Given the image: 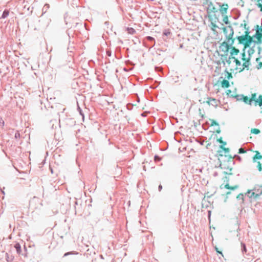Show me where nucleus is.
Returning <instances> with one entry per match:
<instances>
[{
    "instance_id": "obj_1",
    "label": "nucleus",
    "mask_w": 262,
    "mask_h": 262,
    "mask_svg": "<svg viewBox=\"0 0 262 262\" xmlns=\"http://www.w3.org/2000/svg\"><path fill=\"white\" fill-rule=\"evenodd\" d=\"M224 33L226 35L227 41H224L221 45L220 49L221 50L226 53H228L229 49L232 48L234 43V39H233L234 31L233 28L231 26H228L223 28Z\"/></svg>"
},
{
    "instance_id": "obj_2",
    "label": "nucleus",
    "mask_w": 262,
    "mask_h": 262,
    "mask_svg": "<svg viewBox=\"0 0 262 262\" xmlns=\"http://www.w3.org/2000/svg\"><path fill=\"white\" fill-rule=\"evenodd\" d=\"M250 31L247 28V31H245L244 34L236 37L237 39L239 41V43L244 46V49H246L249 48L250 45L253 42V37L249 35Z\"/></svg>"
},
{
    "instance_id": "obj_3",
    "label": "nucleus",
    "mask_w": 262,
    "mask_h": 262,
    "mask_svg": "<svg viewBox=\"0 0 262 262\" xmlns=\"http://www.w3.org/2000/svg\"><path fill=\"white\" fill-rule=\"evenodd\" d=\"M220 156L221 158L219 159L220 162V166H222L223 168L226 169L231 171L234 164L233 158L231 156H225L224 157L222 155H220Z\"/></svg>"
},
{
    "instance_id": "obj_4",
    "label": "nucleus",
    "mask_w": 262,
    "mask_h": 262,
    "mask_svg": "<svg viewBox=\"0 0 262 262\" xmlns=\"http://www.w3.org/2000/svg\"><path fill=\"white\" fill-rule=\"evenodd\" d=\"M42 206V201L36 196H34L29 202V206L34 209L39 208Z\"/></svg>"
},
{
    "instance_id": "obj_5",
    "label": "nucleus",
    "mask_w": 262,
    "mask_h": 262,
    "mask_svg": "<svg viewBox=\"0 0 262 262\" xmlns=\"http://www.w3.org/2000/svg\"><path fill=\"white\" fill-rule=\"evenodd\" d=\"M206 102L209 105H212L214 107L217 106L220 103V101L219 100L212 97H207Z\"/></svg>"
},
{
    "instance_id": "obj_6",
    "label": "nucleus",
    "mask_w": 262,
    "mask_h": 262,
    "mask_svg": "<svg viewBox=\"0 0 262 262\" xmlns=\"http://www.w3.org/2000/svg\"><path fill=\"white\" fill-rule=\"evenodd\" d=\"M246 194L247 195L249 198L256 199L258 198L260 194H262V193H260V192L259 193H255L254 192H251V190H248Z\"/></svg>"
},
{
    "instance_id": "obj_7",
    "label": "nucleus",
    "mask_w": 262,
    "mask_h": 262,
    "mask_svg": "<svg viewBox=\"0 0 262 262\" xmlns=\"http://www.w3.org/2000/svg\"><path fill=\"white\" fill-rule=\"evenodd\" d=\"M245 62L242 65L243 68H239V72L243 71L245 68H247V70H249V66L250 64V60H249V58L246 60H244Z\"/></svg>"
},
{
    "instance_id": "obj_8",
    "label": "nucleus",
    "mask_w": 262,
    "mask_h": 262,
    "mask_svg": "<svg viewBox=\"0 0 262 262\" xmlns=\"http://www.w3.org/2000/svg\"><path fill=\"white\" fill-rule=\"evenodd\" d=\"M254 152H255V155L253 157V162H256L257 160H260L262 159V156L260 155L258 151H254Z\"/></svg>"
},
{
    "instance_id": "obj_9",
    "label": "nucleus",
    "mask_w": 262,
    "mask_h": 262,
    "mask_svg": "<svg viewBox=\"0 0 262 262\" xmlns=\"http://www.w3.org/2000/svg\"><path fill=\"white\" fill-rule=\"evenodd\" d=\"M256 33L254 35H253V36H252L253 38H254L257 39L259 38H262V33L260 32L259 31V26L257 25L256 26Z\"/></svg>"
},
{
    "instance_id": "obj_10",
    "label": "nucleus",
    "mask_w": 262,
    "mask_h": 262,
    "mask_svg": "<svg viewBox=\"0 0 262 262\" xmlns=\"http://www.w3.org/2000/svg\"><path fill=\"white\" fill-rule=\"evenodd\" d=\"M230 49H231L230 51V56L232 57H233V55H237L239 52L238 49L235 48L233 46L232 48H231Z\"/></svg>"
},
{
    "instance_id": "obj_11",
    "label": "nucleus",
    "mask_w": 262,
    "mask_h": 262,
    "mask_svg": "<svg viewBox=\"0 0 262 262\" xmlns=\"http://www.w3.org/2000/svg\"><path fill=\"white\" fill-rule=\"evenodd\" d=\"M210 122H211V126H218V129L216 130V132L217 133V134H220L221 133V130L220 129V127H219V123L216 121H215L214 120H210Z\"/></svg>"
},
{
    "instance_id": "obj_12",
    "label": "nucleus",
    "mask_w": 262,
    "mask_h": 262,
    "mask_svg": "<svg viewBox=\"0 0 262 262\" xmlns=\"http://www.w3.org/2000/svg\"><path fill=\"white\" fill-rule=\"evenodd\" d=\"M228 9V5H223V6L221 7L220 9V12H221L222 15H224L225 13H227Z\"/></svg>"
},
{
    "instance_id": "obj_13",
    "label": "nucleus",
    "mask_w": 262,
    "mask_h": 262,
    "mask_svg": "<svg viewBox=\"0 0 262 262\" xmlns=\"http://www.w3.org/2000/svg\"><path fill=\"white\" fill-rule=\"evenodd\" d=\"M255 47V45L253 46L251 48H250L248 50V58H249V60H250V58L251 57V56L255 52V50L254 49V48Z\"/></svg>"
},
{
    "instance_id": "obj_14",
    "label": "nucleus",
    "mask_w": 262,
    "mask_h": 262,
    "mask_svg": "<svg viewBox=\"0 0 262 262\" xmlns=\"http://www.w3.org/2000/svg\"><path fill=\"white\" fill-rule=\"evenodd\" d=\"M230 86L229 82L228 80L224 79L222 81V86L225 88H228Z\"/></svg>"
},
{
    "instance_id": "obj_15",
    "label": "nucleus",
    "mask_w": 262,
    "mask_h": 262,
    "mask_svg": "<svg viewBox=\"0 0 262 262\" xmlns=\"http://www.w3.org/2000/svg\"><path fill=\"white\" fill-rule=\"evenodd\" d=\"M14 248H15L16 252L18 254H20L21 251V246L19 243H16L14 245Z\"/></svg>"
},
{
    "instance_id": "obj_16",
    "label": "nucleus",
    "mask_w": 262,
    "mask_h": 262,
    "mask_svg": "<svg viewBox=\"0 0 262 262\" xmlns=\"http://www.w3.org/2000/svg\"><path fill=\"white\" fill-rule=\"evenodd\" d=\"M258 104L259 106H262V96L260 95L258 98L255 101V105Z\"/></svg>"
},
{
    "instance_id": "obj_17",
    "label": "nucleus",
    "mask_w": 262,
    "mask_h": 262,
    "mask_svg": "<svg viewBox=\"0 0 262 262\" xmlns=\"http://www.w3.org/2000/svg\"><path fill=\"white\" fill-rule=\"evenodd\" d=\"M67 124H69V125L72 126L75 125L76 122L72 118H68L66 120Z\"/></svg>"
},
{
    "instance_id": "obj_18",
    "label": "nucleus",
    "mask_w": 262,
    "mask_h": 262,
    "mask_svg": "<svg viewBox=\"0 0 262 262\" xmlns=\"http://www.w3.org/2000/svg\"><path fill=\"white\" fill-rule=\"evenodd\" d=\"M9 14V11L7 9H5L2 15L1 18H6Z\"/></svg>"
},
{
    "instance_id": "obj_19",
    "label": "nucleus",
    "mask_w": 262,
    "mask_h": 262,
    "mask_svg": "<svg viewBox=\"0 0 262 262\" xmlns=\"http://www.w3.org/2000/svg\"><path fill=\"white\" fill-rule=\"evenodd\" d=\"M241 250H242V252L243 254L246 253V252L247 251L246 245L245 243H244L243 242L241 243Z\"/></svg>"
},
{
    "instance_id": "obj_20",
    "label": "nucleus",
    "mask_w": 262,
    "mask_h": 262,
    "mask_svg": "<svg viewBox=\"0 0 262 262\" xmlns=\"http://www.w3.org/2000/svg\"><path fill=\"white\" fill-rule=\"evenodd\" d=\"M227 54H226L225 55H222V57H224V59H225L226 60V62L228 64H230L231 63V59H232V56H229L228 58H227Z\"/></svg>"
},
{
    "instance_id": "obj_21",
    "label": "nucleus",
    "mask_w": 262,
    "mask_h": 262,
    "mask_svg": "<svg viewBox=\"0 0 262 262\" xmlns=\"http://www.w3.org/2000/svg\"><path fill=\"white\" fill-rule=\"evenodd\" d=\"M210 11L211 12L215 13L217 12L216 8L213 5H209L208 8V11Z\"/></svg>"
},
{
    "instance_id": "obj_22",
    "label": "nucleus",
    "mask_w": 262,
    "mask_h": 262,
    "mask_svg": "<svg viewBox=\"0 0 262 262\" xmlns=\"http://www.w3.org/2000/svg\"><path fill=\"white\" fill-rule=\"evenodd\" d=\"M240 27H243L245 31H247V28L249 30V27L247 26V24L245 20L240 25Z\"/></svg>"
},
{
    "instance_id": "obj_23",
    "label": "nucleus",
    "mask_w": 262,
    "mask_h": 262,
    "mask_svg": "<svg viewBox=\"0 0 262 262\" xmlns=\"http://www.w3.org/2000/svg\"><path fill=\"white\" fill-rule=\"evenodd\" d=\"M242 100L246 104H251V102L250 101V98L248 96H244Z\"/></svg>"
},
{
    "instance_id": "obj_24",
    "label": "nucleus",
    "mask_w": 262,
    "mask_h": 262,
    "mask_svg": "<svg viewBox=\"0 0 262 262\" xmlns=\"http://www.w3.org/2000/svg\"><path fill=\"white\" fill-rule=\"evenodd\" d=\"M225 187L226 189H231V190H235V189H237L238 187V185H235L233 187H230L228 184H226L225 185Z\"/></svg>"
},
{
    "instance_id": "obj_25",
    "label": "nucleus",
    "mask_w": 262,
    "mask_h": 262,
    "mask_svg": "<svg viewBox=\"0 0 262 262\" xmlns=\"http://www.w3.org/2000/svg\"><path fill=\"white\" fill-rule=\"evenodd\" d=\"M225 78H227V79L229 80L232 77L231 73L228 72L227 70H225Z\"/></svg>"
},
{
    "instance_id": "obj_26",
    "label": "nucleus",
    "mask_w": 262,
    "mask_h": 262,
    "mask_svg": "<svg viewBox=\"0 0 262 262\" xmlns=\"http://www.w3.org/2000/svg\"><path fill=\"white\" fill-rule=\"evenodd\" d=\"M233 98H235L238 101H241V100H242L243 98H244V95H234Z\"/></svg>"
},
{
    "instance_id": "obj_27",
    "label": "nucleus",
    "mask_w": 262,
    "mask_h": 262,
    "mask_svg": "<svg viewBox=\"0 0 262 262\" xmlns=\"http://www.w3.org/2000/svg\"><path fill=\"white\" fill-rule=\"evenodd\" d=\"M77 111L79 112V114L82 116V119L84 120V113H83L81 108L80 107L78 104L77 105Z\"/></svg>"
},
{
    "instance_id": "obj_28",
    "label": "nucleus",
    "mask_w": 262,
    "mask_h": 262,
    "mask_svg": "<svg viewBox=\"0 0 262 262\" xmlns=\"http://www.w3.org/2000/svg\"><path fill=\"white\" fill-rule=\"evenodd\" d=\"M127 32L130 34H134L136 33V30L133 28L128 27L127 28Z\"/></svg>"
},
{
    "instance_id": "obj_29",
    "label": "nucleus",
    "mask_w": 262,
    "mask_h": 262,
    "mask_svg": "<svg viewBox=\"0 0 262 262\" xmlns=\"http://www.w3.org/2000/svg\"><path fill=\"white\" fill-rule=\"evenodd\" d=\"M232 58L234 59V62H235L236 67L241 66V62L238 59L235 58V57H232ZM238 69V68L236 67V69Z\"/></svg>"
},
{
    "instance_id": "obj_30",
    "label": "nucleus",
    "mask_w": 262,
    "mask_h": 262,
    "mask_svg": "<svg viewBox=\"0 0 262 262\" xmlns=\"http://www.w3.org/2000/svg\"><path fill=\"white\" fill-rule=\"evenodd\" d=\"M256 94L255 93L252 94L251 95V97L250 98V101L249 102H252L254 101L255 102V101L257 100V99L256 98Z\"/></svg>"
},
{
    "instance_id": "obj_31",
    "label": "nucleus",
    "mask_w": 262,
    "mask_h": 262,
    "mask_svg": "<svg viewBox=\"0 0 262 262\" xmlns=\"http://www.w3.org/2000/svg\"><path fill=\"white\" fill-rule=\"evenodd\" d=\"M49 8H50V5H49V4H46L44 5V6H43V8H42V12H43V13H46V12L47 11L48 9Z\"/></svg>"
},
{
    "instance_id": "obj_32",
    "label": "nucleus",
    "mask_w": 262,
    "mask_h": 262,
    "mask_svg": "<svg viewBox=\"0 0 262 262\" xmlns=\"http://www.w3.org/2000/svg\"><path fill=\"white\" fill-rule=\"evenodd\" d=\"M224 16L223 21L227 25L229 24V21L228 20V17L227 15H223Z\"/></svg>"
},
{
    "instance_id": "obj_33",
    "label": "nucleus",
    "mask_w": 262,
    "mask_h": 262,
    "mask_svg": "<svg viewBox=\"0 0 262 262\" xmlns=\"http://www.w3.org/2000/svg\"><path fill=\"white\" fill-rule=\"evenodd\" d=\"M251 133L254 134H258L260 133V130L257 128H252L251 130Z\"/></svg>"
},
{
    "instance_id": "obj_34",
    "label": "nucleus",
    "mask_w": 262,
    "mask_h": 262,
    "mask_svg": "<svg viewBox=\"0 0 262 262\" xmlns=\"http://www.w3.org/2000/svg\"><path fill=\"white\" fill-rule=\"evenodd\" d=\"M257 40H253V42L255 44H261L262 43V38H259L256 39Z\"/></svg>"
},
{
    "instance_id": "obj_35",
    "label": "nucleus",
    "mask_w": 262,
    "mask_h": 262,
    "mask_svg": "<svg viewBox=\"0 0 262 262\" xmlns=\"http://www.w3.org/2000/svg\"><path fill=\"white\" fill-rule=\"evenodd\" d=\"M227 94L228 97H232V98H233L234 95L233 92H232L230 90H228L227 91Z\"/></svg>"
},
{
    "instance_id": "obj_36",
    "label": "nucleus",
    "mask_w": 262,
    "mask_h": 262,
    "mask_svg": "<svg viewBox=\"0 0 262 262\" xmlns=\"http://www.w3.org/2000/svg\"><path fill=\"white\" fill-rule=\"evenodd\" d=\"M236 199L238 200H242V203L244 202V195L242 193H239V194L237 195V196H236Z\"/></svg>"
},
{
    "instance_id": "obj_37",
    "label": "nucleus",
    "mask_w": 262,
    "mask_h": 262,
    "mask_svg": "<svg viewBox=\"0 0 262 262\" xmlns=\"http://www.w3.org/2000/svg\"><path fill=\"white\" fill-rule=\"evenodd\" d=\"M220 148H222L223 150L225 152V153L228 154L230 152V149L229 148H225L223 146V145H221Z\"/></svg>"
},
{
    "instance_id": "obj_38",
    "label": "nucleus",
    "mask_w": 262,
    "mask_h": 262,
    "mask_svg": "<svg viewBox=\"0 0 262 262\" xmlns=\"http://www.w3.org/2000/svg\"><path fill=\"white\" fill-rule=\"evenodd\" d=\"M78 254V252H75V251L69 252H67V253H64L63 256H67L70 254Z\"/></svg>"
},
{
    "instance_id": "obj_39",
    "label": "nucleus",
    "mask_w": 262,
    "mask_h": 262,
    "mask_svg": "<svg viewBox=\"0 0 262 262\" xmlns=\"http://www.w3.org/2000/svg\"><path fill=\"white\" fill-rule=\"evenodd\" d=\"M245 50L246 49H244L243 50V53H242V59L243 60H246V53H245Z\"/></svg>"
},
{
    "instance_id": "obj_40",
    "label": "nucleus",
    "mask_w": 262,
    "mask_h": 262,
    "mask_svg": "<svg viewBox=\"0 0 262 262\" xmlns=\"http://www.w3.org/2000/svg\"><path fill=\"white\" fill-rule=\"evenodd\" d=\"M232 158H233V159L234 158L236 159V160L239 161V162H241V161H242L241 157L237 155H235L233 157H232Z\"/></svg>"
},
{
    "instance_id": "obj_41",
    "label": "nucleus",
    "mask_w": 262,
    "mask_h": 262,
    "mask_svg": "<svg viewBox=\"0 0 262 262\" xmlns=\"http://www.w3.org/2000/svg\"><path fill=\"white\" fill-rule=\"evenodd\" d=\"M161 158L158 155H155L154 157V160L155 162H159L161 161Z\"/></svg>"
},
{
    "instance_id": "obj_42",
    "label": "nucleus",
    "mask_w": 262,
    "mask_h": 262,
    "mask_svg": "<svg viewBox=\"0 0 262 262\" xmlns=\"http://www.w3.org/2000/svg\"><path fill=\"white\" fill-rule=\"evenodd\" d=\"M257 167L258 170L259 171H261L262 170V166H261V164L260 163V162H257Z\"/></svg>"
},
{
    "instance_id": "obj_43",
    "label": "nucleus",
    "mask_w": 262,
    "mask_h": 262,
    "mask_svg": "<svg viewBox=\"0 0 262 262\" xmlns=\"http://www.w3.org/2000/svg\"><path fill=\"white\" fill-rule=\"evenodd\" d=\"M246 151H247V150L242 147L239 148V149H238L239 154H244V153L246 152Z\"/></svg>"
},
{
    "instance_id": "obj_44",
    "label": "nucleus",
    "mask_w": 262,
    "mask_h": 262,
    "mask_svg": "<svg viewBox=\"0 0 262 262\" xmlns=\"http://www.w3.org/2000/svg\"><path fill=\"white\" fill-rule=\"evenodd\" d=\"M146 39L147 40L149 41H155V39L154 37H151V36H147L146 37ZM154 43H155V42H154ZM155 45V44H154ZM154 45H153L152 46H154Z\"/></svg>"
},
{
    "instance_id": "obj_45",
    "label": "nucleus",
    "mask_w": 262,
    "mask_h": 262,
    "mask_svg": "<svg viewBox=\"0 0 262 262\" xmlns=\"http://www.w3.org/2000/svg\"><path fill=\"white\" fill-rule=\"evenodd\" d=\"M14 137L16 139L20 138V134L18 131L15 132Z\"/></svg>"
},
{
    "instance_id": "obj_46",
    "label": "nucleus",
    "mask_w": 262,
    "mask_h": 262,
    "mask_svg": "<svg viewBox=\"0 0 262 262\" xmlns=\"http://www.w3.org/2000/svg\"><path fill=\"white\" fill-rule=\"evenodd\" d=\"M170 33V31L168 30H165L164 32H163V35H165V36H168V35H169Z\"/></svg>"
},
{
    "instance_id": "obj_47",
    "label": "nucleus",
    "mask_w": 262,
    "mask_h": 262,
    "mask_svg": "<svg viewBox=\"0 0 262 262\" xmlns=\"http://www.w3.org/2000/svg\"><path fill=\"white\" fill-rule=\"evenodd\" d=\"M133 105L132 104H130V103H128L126 105L127 108L128 110H131L133 108Z\"/></svg>"
},
{
    "instance_id": "obj_48",
    "label": "nucleus",
    "mask_w": 262,
    "mask_h": 262,
    "mask_svg": "<svg viewBox=\"0 0 262 262\" xmlns=\"http://www.w3.org/2000/svg\"><path fill=\"white\" fill-rule=\"evenodd\" d=\"M217 141H218L220 143H222V144H223L222 145H223V146H224V145H225L226 144V142L223 141L222 140V138H221L220 139H218V140H217Z\"/></svg>"
},
{
    "instance_id": "obj_49",
    "label": "nucleus",
    "mask_w": 262,
    "mask_h": 262,
    "mask_svg": "<svg viewBox=\"0 0 262 262\" xmlns=\"http://www.w3.org/2000/svg\"><path fill=\"white\" fill-rule=\"evenodd\" d=\"M0 124L2 126H4L5 125V122L2 118H0Z\"/></svg>"
},
{
    "instance_id": "obj_50",
    "label": "nucleus",
    "mask_w": 262,
    "mask_h": 262,
    "mask_svg": "<svg viewBox=\"0 0 262 262\" xmlns=\"http://www.w3.org/2000/svg\"><path fill=\"white\" fill-rule=\"evenodd\" d=\"M215 249L217 253L220 254L222 256H223V254L222 252L221 251H220L216 247H215Z\"/></svg>"
},
{
    "instance_id": "obj_51",
    "label": "nucleus",
    "mask_w": 262,
    "mask_h": 262,
    "mask_svg": "<svg viewBox=\"0 0 262 262\" xmlns=\"http://www.w3.org/2000/svg\"><path fill=\"white\" fill-rule=\"evenodd\" d=\"M257 49H258V54L259 55H260V53H261V51L262 50L261 47H260V46H258L257 47Z\"/></svg>"
},
{
    "instance_id": "obj_52",
    "label": "nucleus",
    "mask_w": 262,
    "mask_h": 262,
    "mask_svg": "<svg viewBox=\"0 0 262 262\" xmlns=\"http://www.w3.org/2000/svg\"><path fill=\"white\" fill-rule=\"evenodd\" d=\"M106 53L108 56H111L112 55V52L110 50H107Z\"/></svg>"
},
{
    "instance_id": "obj_53",
    "label": "nucleus",
    "mask_w": 262,
    "mask_h": 262,
    "mask_svg": "<svg viewBox=\"0 0 262 262\" xmlns=\"http://www.w3.org/2000/svg\"><path fill=\"white\" fill-rule=\"evenodd\" d=\"M24 250L25 251V253H23L22 255L26 257V256H27V253H26V252H27V248H26V247L25 246H24Z\"/></svg>"
},
{
    "instance_id": "obj_54",
    "label": "nucleus",
    "mask_w": 262,
    "mask_h": 262,
    "mask_svg": "<svg viewBox=\"0 0 262 262\" xmlns=\"http://www.w3.org/2000/svg\"><path fill=\"white\" fill-rule=\"evenodd\" d=\"M258 8L260 9V11L262 12V4L261 3H258L257 4Z\"/></svg>"
},
{
    "instance_id": "obj_55",
    "label": "nucleus",
    "mask_w": 262,
    "mask_h": 262,
    "mask_svg": "<svg viewBox=\"0 0 262 262\" xmlns=\"http://www.w3.org/2000/svg\"><path fill=\"white\" fill-rule=\"evenodd\" d=\"M262 67V62H259L257 67L258 69H259Z\"/></svg>"
},
{
    "instance_id": "obj_56",
    "label": "nucleus",
    "mask_w": 262,
    "mask_h": 262,
    "mask_svg": "<svg viewBox=\"0 0 262 262\" xmlns=\"http://www.w3.org/2000/svg\"><path fill=\"white\" fill-rule=\"evenodd\" d=\"M147 113L145 112L141 114V116L143 117H146L147 116Z\"/></svg>"
},
{
    "instance_id": "obj_57",
    "label": "nucleus",
    "mask_w": 262,
    "mask_h": 262,
    "mask_svg": "<svg viewBox=\"0 0 262 262\" xmlns=\"http://www.w3.org/2000/svg\"><path fill=\"white\" fill-rule=\"evenodd\" d=\"M162 189V186L160 184L158 186V190H159V191H161Z\"/></svg>"
},
{
    "instance_id": "obj_58",
    "label": "nucleus",
    "mask_w": 262,
    "mask_h": 262,
    "mask_svg": "<svg viewBox=\"0 0 262 262\" xmlns=\"http://www.w3.org/2000/svg\"><path fill=\"white\" fill-rule=\"evenodd\" d=\"M260 58H261V55H259V57L256 59V61L257 62H258V61H259V59H260Z\"/></svg>"
},
{
    "instance_id": "obj_59",
    "label": "nucleus",
    "mask_w": 262,
    "mask_h": 262,
    "mask_svg": "<svg viewBox=\"0 0 262 262\" xmlns=\"http://www.w3.org/2000/svg\"><path fill=\"white\" fill-rule=\"evenodd\" d=\"M211 25H212V26H213V27H214V28H217V26L216 25H215V24H213L212 23H211Z\"/></svg>"
},
{
    "instance_id": "obj_60",
    "label": "nucleus",
    "mask_w": 262,
    "mask_h": 262,
    "mask_svg": "<svg viewBox=\"0 0 262 262\" xmlns=\"http://www.w3.org/2000/svg\"><path fill=\"white\" fill-rule=\"evenodd\" d=\"M258 3H261L262 4V0H258Z\"/></svg>"
},
{
    "instance_id": "obj_61",
    "label": "nucleus",
    "mask_w": 262,
    "mask_h": 262,
    "mask_svg": "<svg viewBox=\"0 0 262 262\" xmlns=\"http://www.w3.org/2000/svg\"><path fill=\"white\" fill-rule=\"evenodd\" d=\"M230 193H231L230 191L227 192L226 194L228 195V194H230Z\"/></svg>"
},
{
    "instance_id": "obj_62",
    "label": "nucleus",
    "mask_w": 262,
    "mask_h": 262,
    "mask_svg": "<svg viewBox=\"0 0 262 262\" xmlns=\"http://www.w3.org/2000/svg\"><path fill=\"white\" fill-rule=\"evenodd\" d=\"M199 143H200V144L201 145H203V141L202 142H199Z\"/></svg>"
},
{
    "instance_id": "obj_63",
    "label": "nucleus",
    "mask_w": 262,
    "mask_h": 262,
    "mask_svg": "<svg viewBox=\"0 0 262 262\" xmlns=\"http://www.w3.org/2000/svg\"><path fill=\"white\" fill-rule=\"evenodd\" d=\"M211 214V211H208V215H210Z\"/></svg>"
},
{
    "instance_id": "obj_64",
    "label": "nucleus",
    "mask_w": 262,
    "mask_h": 262,
    "mask_svg": "<svg viewBox=\"0 0 262 262\" xmlns=\"http://www.w3.org/2000/svg\"><path fill=\"white\" fill-rule=\"evenodd\" d=\"M260 30L261 31H262V26H261L260 28H259V30Z\"/></svg>"
}]
</instances>
